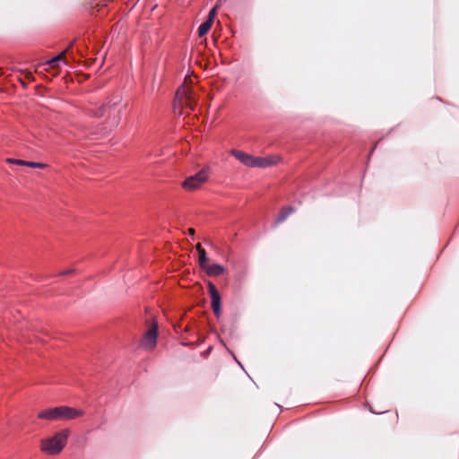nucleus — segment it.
<instances>
[{
	"label": "nucleus",
	"instance_id": "18",
	"mask_svg": "<svg viewBox=\"0 0 459 459\" xmlns=\"http://www.w3.org/2000/svg\"><path fill=\"white\" fill-rule=\"evenodd\" d=\"M74 269L72 268V269L61 272L60 275H69V274L74 273Z\"/></svg>",
	"mask_w": 459,
	"mask_h": 459
},
{
	"label": "nucleus",
	"instance_id": "21",
	"mask_svg": "<svg viewBox=\"0 0 459 459\" xmlns=\"http://www.w3.org/2000/svg\"><path fill=\"white\" fill-rule=\"evenodd\" d=\"M73 46H74V41H73V42H71V43L69 44V46H68L65 49H68V51H69V50L73 48Z\"/></svg>",
	"mask_w": 459,
	"mask_h": 459
},
{
	"label": "nucleus",
	"instance_id": "7",
	"mask_svg": "<svg viewBox=\"0 0 459 459\" xmlns=\"http://www.w3.org/2000/svg\"><path fill=\"white\" fill-rule=\"evenodd\" d=\"M157 337L158 325L157 323L152 322L151 327L144 333L143 339L141 340V346L148 351L153 350L157 344Z\"/></svg>",
	"mask_w": 459,
	"mask_h": 459
},
{
	"label": "nucleus",
	"instance_id": "1",
	"mask_svg": "<svg viewBox=\"0 0 459 459\" xmlns=\"http://www.w3.org/2000/svg\"><path fill=\"white\" fill-rule=\"evenodd\" d=\"M84 415V411L68 406L48 408L38 413V418L48 420H68Z\"/></svg>",
	"mask_w": 459,
	"mask_h": 459
},
{
	"label": "nucleus",
	"instance_id": "9",
	"mask_svg": "<svg viewBox=\"0 0 459 459\" xmlns=\"http://www.w3.org/2000/svg\"><path fill=\"white\" fill-rule=\"evenodd\" d=\"M87 113L89 116L93 117H102L106 114H108V107L107 104H103L100 106H91L87 108Z\"/></svg>",
	"mask_w": 459,
	"mask_h": 459
},
{
	"label": "nucleus",
	"instance_id": "3",
	"mask_svg": "<svg viewBox=\"0 0 459 459\" xmlns=\"http://www.w3.org/2000/svg\"><path fill=\"white\" fill-rule=\"evenodd\" d=\"M69 433V429H65L53 437L41 440V451L49 455H58L65 446Z\"/></svg>",
	"mask_w": 459,
	"mask_h": 459
},
{
	"label": "nucleus",
	"instance_id": "19",
	"mask_svg": "<svg viewBox=\"0 0 459 459\" xmlns=\"http://www.w3.org/2000/svg\"><path fill=\"white\" fill-rule=\"evenodd\" d=\"M195 249L197 250L198 253H200V252L204 250V248H203V247H202V245L200 243L196 244Z\"/></svg>",
	"mask_w": 459,
	"mask_h": 459
},
{
	"label": "nucleus",
	"instance_id": "16",
	"mask_svg": "<svg viewBox=\"0 0 459 459\" xmlns=\"http://www.w3.org/2000/svg\"><path fill=\"white\" fill-rule=\"evenodd\" d=\"M25 166L30 167V168H33V169H45V168L48 167V165L45 164V163L34 162V161H27V160H26Z\"/></svg>",
	"mask_w": 459,
	"mask_h": 459
},
{
	"label": "nucleus",
	"instance_id": "17",
	"mask_svg": "<svg viewBox=\"0 0 459 459\" xmlns=\"http://www.w3.org/2000/svg\"><path fill=\"white\" fill-rule=\"evenodd\" d=\"M5 161L9 164H15V165H21V166H25V164H26V160H17V159H13V158H7L5 160Z\"/></svg>",
	"mask_w": 459,
	"mask_h": 459
},
{
	"label": "nucleus",
	"instance_id": "10",
	"mask_svg": "<svg viewBox=\"0 0 459 459\" xmlns=\"http://www.w3.org/2000/svg\"><path fill=\"white\" fill-rule=\"evenodd\" d=\"M203 270L205 271L207 275H209L211 277L220 276V275L223 274L226 271V269L222 265L218 264H208Z\"/></svg>",
	"mask_w": 459,
	"mask_h": 459
},
{
	"label": "nucleus",
	"instance_id": "11",
	"mask_svg": "<svg viewBox=\"0 0 459 459\" xmlns=\"http://www.w3.org/2000/svg\"><path fill=\"white\" fill-rule=\"evenodd\" d=\"M294 212H295V208L292 206L282 207L278 218L275 221V224L278 225V224L283 222Z\"/></svg>",
	"mask_w": 459,
	"mask_h": 459
},
{
	"label": "nucleus",
	"instance_id": "14",
	"mask_svg": "<svg viewBox=\"0 0 459 459\" xmlns=\"http://www.w3.org/2000/svg\"><path fill=\"white\" fill-rule=\"evenodd\" d=\"M221 2H222V0H218V2L215 4V6L209 12V14H208V17H207V21H210V22L213 23L214 18H215V16L217 14V9L221 4Z\"/></svg>",
	"mask_w": 459,
	"mask_h": 459
},
{
	"label": "nucleus",
	"instance_id": "8",
	"mask_svg": "<svg viewBox=\"0 0 459 459\" xmlns=\"http://www.w3.org/2000/svg\"><path fill=\"white\" fill-rule=\"evenodd\" d=\"M208 290L212 299L211 306L212 311L217 318H219L221 315V295L216 289L215 285L212 282L208 283Z\"/></svg>",
	"mask_w": 459,
	"mask_h": 459
},
{
	"label": "nucleus",
	"instance_id": "15",
	"mask_svg": "<svg viewBox=\"0 0 459 459\" xmlns=\"http://www.w3.org/2000/svg\"><path fill=\"white\" fill-rule=\"evenodd\" d=\"M198 254H199V259H198L199 265L202 269H204L208 264V258L206 256V251L204 250Z\"/></svg>",
	"mask_w": 459,
	"mask_h": 459
},
{
	"label": "nucleus",
	"instance_id": "4",
	"mask_svg": "<svg viewBox=\"0 0 459 459\" xmlns=\"http://www.w3.org/2000/svg\"><path fill=\"white\" fill-rule=\"evenodd\" d=\"M196 106V100L193 95L192 89L188 86L182 85L176 92L174 99V111L178 112V115L183 114V108H188L194 110Z\"/></svg>",
	"mask_w": 459,
	"mask_h": 459
},
{
	"label": "nucleus",
	"instance_id": "12",
	"mask_svg": "<svg viewBox=\"0 0 459 459\" xmlns=\"http://www.w3.org/2000/svg\"><path fill=\"white\" fill-rule=\"evenodd\" d=\"M68 52V49H65L63 52H61L56 56L53 57L52 59L48 60L47 62V65H48L51 68H56L57 67V62L61 60H65V54Z\"/></svg>",
	"mask_w": 459,
	"mask_h": 459
},
{
	"label": "nucleus",
	"instance_id": "6",
	"mask_svg": "<svg viewBox=\"0 0 459 459\" xmlns=\"http://www.w3.org/2000/svg\"><path fill=\"white\" fill-rule=\"evenodd\" d=\"M209 170L206 169H201L196 174L190 176L182 182V187L186 191H195L201 187V186L208 180Z\"/></svg>",
	"mask_w": 459,
	"mask_h": 459
},
{
	"label": "nucleus",
	"instance_id": "5",
	"mask_svg": "<svg viewBox=\"0 0 459 459\" xmlns=\"http://www.w3.org/2000/svg\"><path fill=\"white\" fill-rule=\"evenodd\" d=\"M123 103V97L121 94L113 95L108 101V122L111 127L118 126L121 120V112L126 108Z\"/></svg>",
	"mask_w": 459,
	"mask_h": 459
},
{
	"label": "nucleus",
	"instance_id": "13",
	"mask_svg": "<svg viewBox=\"0 0 459 459\" xmlns=\"http://www.w3.org/2000/svg\"><path fill=\"white\" fill-rule=\"evenodd\" d=\"M212 23L210 22V21H205L204 22H203L199 28H198V35L199 37H203L204 36L208 31L209 30L211 29Z\"/></svg>",
	"mask_w": 459,
	"mask_h": 459
},
{
	"label": "nucleus",
	"instance_id": "20",
	"mask_svg": "<svg viewBox=\"0 0 459 459\" xmlns=\"http://www.w3.org/2000/svg\"><path fill=\"white\" fill-rule=\"evenodd\" d=\"M187 232H188L189 235H192V236L195 235V230L193 228H189L187 230Z\"/></svg>",
	"mask_w": 459,
	"mask_h": 459
},
{
	"label": "nucleus",
	"instance_id": "2",
	"mask_svg": "<svg viewBox=\"0 0 459 459\" xmlns=\"http://www.w3.org/2000/svg\"><path fill=\"white\" fill-rule=\"evenodd\" d=\"M230 154L238 159L242 164L250 168H267L275 165L279 158L272 157H255L244 152L232 149Z\"/></svg>",
	"mask_w": 459,
	"mask_h": 459
}]
</instances>
